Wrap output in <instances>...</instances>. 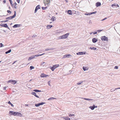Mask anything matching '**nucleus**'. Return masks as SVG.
<instances>
[{
  "label": "nucleus",
  "instance_id": "obj_1",
  "mask_svg": "<svg viewBox=\"0 0 120 120\" xmlns=\"http://www.w3.org/2000/svg\"><path fill=\"white\" fill-rule=\"evenodd\" d=\"M14 14L12 16H11L6 18V19H8L9 20L11 19L14 18L16 16V12L15 11H14Z\"/></svg>",
  "mask_w": 120,
  "mask_h": 120
},
{
  "label": "nucleus",
  "instance_id": "obj_2",
  "mask_svg": "<svg viewBox=\"0 0 120 120\" xmlns=\"http://www.w3.org/2000/svg\"><path fill=\"white\" fill-rule=\"evenodd\" d=\"M59 66V65L58 64L54 65L50 69L52 71H53L55 69L58 67Z\"/></svg>",
  "mask_w": 120,
  "mask_h": 120
},
{
  "label": "nucleus",
  "instance_id": "obj_3",
  "mask_svg": "<svg viewBox=\"0 0 120 120\" xmlns=\"http://www.w3.org/2000/svg\"><path fill=\"white\" fill-rule=\"evenodd\" d=\"M101 39L102 41H105L108 40V38L105 36H102L101 37Z\"/></svg>",
  "mask_w": 120,
  "mask_h": 120
},
{
  "label": "nucleus",
  "instance_id": "obj_4",
  "mask_svg": "<svg viewBox=\"0 0 120 120\" xmlns=\"http://www.w3.org/2000/svg\"><path fill=\"white\" fill-rule=\"evenodd\" d=\"M8 82H11L13 84H14L16 82V81L13 80H10L8 81Z\"/></svg>",
  "mask_w": 120,
  "mask_h": 120
},
{
  "label": "nucleus",
  "instance_id": "obj_5",
  "mask_svg": "<svg viewBox=\"0 0 120 120\" xmlns=\"http://www.w3.org/2000/svg\"><path fill=\"white\" fill-rule=\"evenodd\" d=\"M40 8V6L39 5H37L34 11V13H35L37 12L38 10Z\"/></svg>",
  "mask_w": 120,
  "mask_h": 120
},
{
  "label": "nucleus",
  "instance_id": "obj_6",
  "mask_svg": "<svg viewBox=\"0 0 120 120\" xmlns=\"http://www.w3.org/2000/svg\"><path fill=\"white\" fill-rule=\"evenodd\" d=\"M43 2L44 4H48L50 3V0H44Z\"/></svg>",
  "mask_w": 120,
  "mask_h": 120
},
{
  "label": "nucleus",
  "instance_id": "obj_7",
  "mask_svg": "<svg viewBox=\"0 0 120 120\" xmlns=\"http://www.w3.org/2000/svg\"><path fill=\"white\" fill-rule=\"evenodd\" d=\"M86 52H79L77 53V55H82L83 54H86Z\"/></svg>",
  "mask_w": 120,
  "mask_h": 120
},
{
  "label": "nucleus",
  "instance_id": "obj_8",
  "mask_svg": "<svg viewBox=\"0 0 120 120\" xmlns=\"http://www.w3.org/2000/svg\"><path fill=\"white\" fill-rule=\"evenodd\" d=\"M19 116L20 117L22 116V114L20 112H16V116Z\"/></svg>",
  "mask_w": 120,
  "mask_h": 120
},
{
  "label": "nucleus",
  "instance_id": "obj_9",
  "mask_svg": "<svg viewBox=\"0 0 120 120\" xmlns=\"http://www.w3.org/2000/svg\"><path fill=\"white\" fill-rule=\"evenodd\" d=\"M69 35V33H67L64 35H63V38H67L68 36Z\"/></svg>",
  "mask_w": 120,
  "mask_h": 120
},
{
  "label": "nucleus",
  "instance_id": "obj_10",
  "mask_svg": "<svg viewBox=\"0 0 120 120\" xmlns=\"http://www.w3.org/2000/svg\"><path fill=\"white\" fill-rule=\"evenodd\" d=\"M101 3L100 2H97L96 3V6L97 7H98L101 5Z\"/></svg>",
  "mask_w": 120,
  "mask_h": 120
},
{
  "label": "nucleus",
  "instance_id": "obj_11",
  "mask_svg": "<svg viewBox=\"0 0 120 120\" xmlns=\"http://www.w3.org/2000/svg\"><path fill=\"white\" fill-rule=\"evenodd\" d=\"M20 24H16L15 25L12 27L14 28L19 27L20 26Z\"/></svg>",
  "mask_w": 120,
  "mask_h": 120
},
{
  "label": "nucleus",
  "instance_id": "obj_12",
  "mask_svg": "<svg viewBox=\"0 0 120 120\" xmlns=\"http://www.w3.org/2000/svg\"><path fill=\"white\" fill-rule=\"evenodd\" d=\"M48 75H45L44 73L41 74V77H47Z\"/></svg>",
  "mask_w": 120,
  "mask_h": 120
},
{
  "label": "nucleus",
  "instance_id": "obj_13",
  "mask_svg": "<svg viewBox=\"0 0 120 120\" xmlns=\"http://www.w3.org/2000/svg\"><path fill=\"white\" fill-rule=\"evenodd\" d=\"M31 94H32L34 95L37 98H39V97L37 95L36 93L35 92H31Z\"/></svg>",
  "mask_w": 120,
  "mask_h": 120
},
{
  "label": "nucleus",
  "instance_id": "obj_14",
  "mask_svg": "<svg viewBox=\"0 0 120 120\" xmlns=\"http://www.w3.org/2000/svg\"><path fill=\"white\" fill-rule=\"evenodd\" d=\"M98 41L97 39L94 38L92 39V41L93 43H95Z\"/></svg>",
  "mask_w": 120,
  "mask_h": 120
},
{
  "label": "nucleus",
  "instance_id": "obj_15",
  "mask_svg": "<svg viewBox=\"0 0 120 120\" xmlns=\"http://www.w3.org/2000/svg\"><path fill=\"white\" fill-rule=\"evenodd\" d=\"M82 98L84 99L85 100L89 101H92L93 100V99L90 98Z\"/></svg>",
  "mask_w": 120,
  "mask_h": 120
},
{
  "label": "nucleus",
  "instance_id": "obj_16",
  "mask_svg": "<svg viewBox=\"0 0 120 120\" xmlns=\"http://www.w3.org/2000/svg\"><path fill=\"white\" fill-rule=\"evenodd\" d=\"M35 56H36L35 55V56L33 55L31 56L30 57H29L28 60H31L32 59H33L34 58H35Z\"/></svg>",
  "mask_w": 120,
  "mask_h": 120
},
{
  "label": "nucleus",
  "instance_id": "obj_17",
  "mask_svg": "<svg viewBox=\"0 0 120 120\" xmlns=\"http://www.w3.org/2000/svg\"><path fill=\"white\" fill-rule=\"evenodd\" d=\"M1 26L3 27H4L5 28L7 27L8 26L7 24H2L1 25Z\"/></svg>",
  "mask_w": 120,
  "mask_h": 120
},
{
  "label": "nucleus",
  "instance_id": "obj_18",
  "mask_svg": "<svg viewBox=\"0 0 120 120\" xmlns=\"http://www.w3.org/2000/svg\"><path fill=\"white\" fill-rule=\"evenodd\" d=\"M68 13L70 15H72V14L71 10H68L67 11Z\"/></svg>",
  "mask_w": 120,
  "mask_h": 120
},
{
  "label": "nucleus",
  "instance_id": "obj_19",
  "mask_svg": "<svg viewBox=\"0 0 120 120\" xmlns=\"http://www.w3.org/2000/svg\"><path fill=\"white\" fill-rule=\"evenodd\" d=\"M54 49V48H47L45 49V51H47L51 50H52Z\"/></svg>",
  "mask_w": 120,
  "mask_h": 120
},
{
  "label": "nucleus",
  "instance_id": "obj_20",
  "mask_svg": "<svg viewBox=\"0 0 120 120\" xmlns=\"http://www.w3.org/2000/svg\"><path fill=\"white\" fill-rule=\"evenodd\" d=\"M52 26L50 25H48L46 27L48 29H49L50 28H51Z\"/></svg>",
  "mask_w": 120,
  "mask_h": 120
},
{
  "label": "nucleus",
  "instance_id": "obj_21",
  "mask_svg": "<svg viewBox=\"0 0 120 120\" xmlns=\"http://www.w3.org/2000/svg\"><path fill=\"white\" fill-rule=\"evenodd\" d=\"M10 112H13V115L14 116H16V112H14L13 111H9Z\"/></svg>",
  "mask_w": 120,
  "mask_h": 120
},
{
  "label": "nucleus",
  "instance_id": "obj_22",
  "mask_svg": "<svg viewBox=\"0 0 120 120\" xmlns=\"http://www.w3.org/2000/svg\"><path fill=\"white\" fill-rule=\"evenodd\" d=\"M33 91L36 92H41V91L37 89H35L33 90Z\"/></svg>",
  "mask_w": 120,
  "mask_h": 120
},
{
  "label": "nucleus",
  "instance_id": "obj_23",
  "mask_svg": "<svg viewBox=\"0 0 120 120\" xmlns=\"http://www.w3.org/2000/svg\"><path fill=\"white\" fill-rule=\"evenodd\" d=\"M11 49H10L9 50H8V51H6L5 52V53L6 54H7L8 53H9L11 52Z\"/></svg>",
  "mask_w": 120,
  "mask_h": 120
},
{
  "label": "nucleus",
  "instance_id": "obj_24",
  "mask_svg": "<svg viewBox=\"0 0 120 120\" xmlns=\"http://www.w3.org/2000/svg\"><path fill=\"white\" fill-rule=\"evenodd\" d=\"M56 98H54L53 97H51L50 98H49L48 99V100H53L54 99H56Z\"/></svg>",
  "mask_w": 120,
  "mask_h": 120
},
{
  "label": "nucleus",
  "instance_id": "obj_25",
  "mask_svg": "<svg viewBox=\"0 0 120 120\" xmlns=\"http://www.w3.org/2000/svg\"><path fill=\"white\" fill-rule=\"evenodd\" d=\"M89 49H91V50H95L96 49V48L94 47H93V48L90 47V48H89Z\"/></svg>",
  "mask_w": 120,
  "mask_h": 120
},
{
  "label": "nucleus",
  "instance_id": "obj_26",
  "mask_svg": "<svg viewBox=\"0 0 120 120\" xmlns=\"http://www.w3.org/2000/svg\"><path fill=\"white\" fill-rule=\"evenodd\" d=\"M89 108H90L92 110H94V106H93V105L92 106H90L89 107Z\"/></svg>",
  "mask_w": 120,
  "mask_h": 120
},
{
  "label": "nucleus",
  "instance_id": "obj_27",
  "mask_svg": "<svg viewBox=\"0 0 120 120\" xmlns=\"http://www.w3.org/2000/svg\"><path fill=\"white\" fill-rule=\"evenodd\" d=\"M64 119L65 120H70V118H68V117H63Z\"/></svg>",
  "mask_w": 120,
  "mask_h": 120
},
{
  "label": "nucleus",
  "instance_id": "obj_28",
  "mask_svg": "<svg viewBox=\"0 0 120 120\" xmlns=\"http://www.w3.org/2000/svg\"><path fill=\"white\" fill-rule=\"evenodd\" d=\"M87 68L86 67H83L82 68L84 71H85L86 70H87L88 69L87 68Z\"/></svg>",
  "mask_w": 120,
  "mask_h": 120
},
{
  "label": "nucleus",
  "instance_id": "obj_29",
  "mask_svg": "<svg viewBox=\"0 0 120 120\" xmlns=\"http://www.w3.org/2000/svg\"><path fill=\"white\" fill-rule=\"evenodd\" d=\"M8 103L9 104H10L12 107H13L14 106V105L12 104L11 103L10 101H9Z\"/></svg>",
  "mask_w": 120,
  "mask_h": 120
},
{
  "label": "nucleus",
  "instance_id": "obj_30",
  "mask_svg": "<svg viewBox=\"0 0 120 120\" xmlns=\"http://www.w3.org/2000/svg\"><path fill=\"white\" fill-rule=\"evenodd\" d=\"M44 54H45V53H43V54H41L35 55V56H36L38 57V56H41L44 55Z\"/></svg>",
  "mask_w": 120,
  "mask_h": 120
},
{
  "label": "nucleus",
  "instance_id": "obj_31",
  "mask_svg": "<svg viewBox=\"0 0 120 120\" xmlns=\"http://www.w3.org/2000/svg\"><path fill=\"white\" fill-rule=\"evenodd\" d=\"M83 82V81H80L79 82H78L77 83V84L78 85H80L81 84V83H82Z\"/></svg>",
  "mask_w": 120,
  "mask_h": 120
},
{
  "label": "nucleus",
  "instance_id": "obj_32",
  "mask_svg": "<svg viewBox=\"0 0 120 120\" xmlns=\"http://www.w3.org/2000/svg\"><path fill=\"white\" fill-rule=\"evenodd\" d=\"M35 105L36 107H38L40 105V103H38L37 104H36Z\"/></svg>",
  "mask_w": 120,
  "mask_h": 120
},
{
  "label": "nucleus",
  "instance_id": "obj_33",
  "mask_svg": "<svg viewBox=\"0 0 120 120\" xmlns=\"http://www.w3.org/2000/svg\"><path fill=\"white\" fill-rule=\"evenodd\" d=\"M47 8V7H42L41 8L42 10H45Z\"/></svg>",
  "mask_w": 120,
  "mask_h": 120
},
{
  "label": "nucleus",
  "instance_id": "obj_34",
  "mask_svg": "<svg viewBox=\"0 0 120 120\" xmlns=\"http://www.w3.org/2000/svg\"><path fill=\"white\" fill-rule=\"evenodd\" d=\"M34 67L32 66H31L30 67V69L31 70L33 69H34Z\"/></svg>",
  "mask_w": 120,
  "mask_h": 120
},
{
  "label": "nucleus",
  "instance_id": "obj_35",
  "mask_svg": "<svg viewBox=\"0 0 120 120\" xmlns=\"http://www.w3.org/2000/svg\"><path fill=\"white\" fill-rule=\"evenodd\" d=\"M71 56V55L70 54H68L67 55H66V57L67 58H69V57L70 56Z\"/></svg>",
  "mask_w": 120,
  "mask_h": 120
},
{
  "label": "nucleus",
  "instance_id": "obj_36",
  "mask_svg": "<svg viewBox=\"0 0 120 120\" xmlns=\"http://www.w3.org/2000/svg\"><path fill=\"white\" fill-rule=\"evenodd\" d=\"M4 46V45L2 43H0V47H2Z\"/></svg>",
  "mask_w": 120,
  "mask_h": 120
},
{
  "label": "nucleus",
  "instance_id": "obj_37",
  "mask_svg": "<svg viewBox=\"0 0 120 120\" xmlns=\"http://www.w3.org/2000/svg\"><path fill=\"white\" fill-rule=\"evenodd\" d=\"M97 12L96 11H95L94 12H92L90 13V15H91L93 14H95Z\"/></svg>",
  "mask_w": 120,
  "mask_h": 120
},
{
  "label": "nucleus",
  "instance_id": "obj_38",
  "mask_svg": "<svg viewBox=\"0 0 120 120\" xmlns=\"http://www.w3.org/2000/svg\"><path fill=\"white\" fill-rule=\"evenodd\" d=\"M45 102H41L40 103V105H42L44 104H45Z\"/></svg>",
  "mask_w": 120,
  "mask_h": 120
},
{
  "label": "nucleus",
  "instance_id": "obj_39",
  "mask_svg": "<svg viewBox=\"0 0 120 120\" xmlns=\"http://www.w3.org/2000/svg\"><path fill=\"white\" fill-rule=\"evenodd\" d=\"M116 4H113L111 6L112 7H113L114 6L116 7Z\"/></svg>",
  "mask_w": 120,
  "mask_h": 120
},
{
  "label": "nucleus",
  "instance_id": "obj_40",
  "mask_svg": "<svg viewBox=\"0 0 120 120\" xmlns=\"http://www.w3.org/2000/svg\"><path fill=\"white\" fill-rule=\"evenodd\" d=\"M63 35L60 36L59 37V38L60 39H63L64 38H63Z\"/></svg>",
  "mask_w": 120,
  "mask_h": 120
},
{
  "label": "nucleus",
  "instance_id": "obj_41",
  "mask_svg": "<svg viewBox=\"0 0 120 120\" xmlns=\"http://www.w3.org/2000/svg\"><path fill=\"white\" fill-rule=\"evenodd\" d=\"M7 11V12L9 13V14H11V12L10 10H8Z\"/></svg>",
  "mask_w": 120,
  "mask_h": 120
},
{
  "label": "nucleus",
  "instance_id": "obj_42",
  "mask_svg": "<svg viewBox=\"0 0 120 120\" xmlns=\"http://www.w3.org/2000/svg\"><path fill=\"white\" fill-rule=\"evenodd\" d=\"M103 30H97V31L98 32H100Z\"/></svg>",
  "mask_w": 120,
  "mask_h": 120
},
{
  "label": "nucleus",
  "instance_id": "obj_43",
  "mask_svg": "<svg viewBox=\"0 0 120 120\" xmlns=\"http://www.w3.org/2000/svg\"><path fill=\"white\" fill-rule=\"evenodd\" d=\"M75 116V115L74 114H70V115H69V116L70 117H71V116Z\"/></svg>",
  "mask_w": 120,
  "mask_h": 120
},
{
  "label": "nucleus",
  "instance_id": "obj_44",
  "mask_svg": "<svg viewBox=\"0 0 120 120\" xmlns=\"http://www.w3.org/2000/svg\"><path fill=\"white\" fill-rule=\"evenodd\" d=\"M85 15H90V13H85Z\"/></svg>",
  "mask_w": 120,
  "mask_h": 120
},
{
  "label": "nucleus",
  "instance_id": "obj_45",
  "mask_svg": "<svg viewBox=\"0 0 120 120\" xmlns=\"http://www.w3.org/2000/svg\"><path fill=\"white\" fill-rule=\"evenodd\" d=\"M54 17L53 16L52 17V18L51 19V20H52V21H54Z\"/></svg>",
  "mask_w": 120,
  "mask_h": 120
},
{
  "label": "nucleus",
  "instance_id": "obj_46",
  "mask_svg": "<svg viewBox=\"0 0 120 120\" xmlns=\"http://www.w3.org/2000/svg\"><path fill=\"white\" fill-rule=\"evenodd\" d=\"M8 20H4V21H2V22H8Z\"/></svg>",
  "mask_w": 120,
  "mask_h": 120
},
{
  "label": "nucleus",
  "instance_id": "obj_47",
  "mask_svg": "<svg viewBox=\"0 0 120 120\" xmlns=\"http://www.w3.org/2000/svg\"><path fill=\"white\" fill-rule=\"evenodd\" d=\"M114 68L116 69H117L118 68V67L117 66H116Z\"/></svg>",
  "mask_w": 120,
  "mask_h": 120
},
{
  "label": "nucleus",
  "instance_id": "obj_48",
  "mask_svg": "<svg viewBox=\"0 0 120 120\" xmlns=\"http://www.w3.org/2000/svg\"><path fill=\"white\" fill-rule=\"evenodd\" d=\"M10 2V3L11 4V6H13V4H12V1H11Z\"/></svg>",
  "mask_w": 120,
  "mask_h": 120
},
{
  "label": "nucleus",
  "instance_id": "obj_49",
  "mask_svg": "<svg viewBox=\"0 0 120 120\" xmlns=\"http://www.w3.org/2000/svg\"><path fill=\"white\" fill-rule=\"evenodd\" d=\"M116 90L115 89V90H114L113 89H112L111 90V92H113L114 91Z\"/></svg>",
  "mask_w": 120,
  "mask_h": 120
},
{
  "label": "nucleus",
  "instance_id": "obj_50",
  "mask_svg": "<svg viewBox=\"0 0 120 120\" xmlns=\"http://www.w3.org/2000/svg\"><path fill=\"white\" fill-rule=\"evenodd\" d=\"M93 106H94V108H97V106H95L94 105H93Z\"/></svg>",
  "mask_w": 120,
  "mask_h": 120
},
{
  "label": "nucleus",
  "instance_id": "obj_51",
  "mask_svg": "<svg viewBox=\"0 0 120 120\" xmlns=\"http://www.w3.org/2000/svg\"><path fill=\"white\" fill-rule=\"evenodd\" d=\"M107 19V18H105L104 19H102L101 20V21H104V20H105V19Z\"/></svg>",
  "mask_w": 120,
  "mask_h": 120
},
{
  "label": "nucleus",
  "instance_id": "obj_52",
  "mask_svg": "<svg viewBox=\"0 0 120 120\" xmlns=\"http://www.w3.org/2000/svg\"><path fill=\"white\" fill-rule=\"evenodd\" d=\"M7 87H4V90H6V88Z\"/></svg>",
  "mask_w": 120,
  "mask_h": 120
},
{
  "label": "nucleus",
  "instance_id": "obj_53",
  "mask_svg": "<svg viewBox=\"0 0 120 120\" xmlns=\"http://www.w3.org/2000/svg\"><path fill=\"white\" fill-rule=\"evenodd\" d=\"M97 33V32H93V34H95Z\"/></svg>",
  "mask_w": 120,
  "mask_h": 120
},
{
  "label": "nucleus",
  "instance_id": "obj_54",
  "mask_svg": "<svg viewBox=\"0 0 120 120\" xmlns=\"http://www.w3.org/2000/svg\"><path fill=\"white\" fill-rule=\"evenodd\" d=\"M6 0H4L3 1V3H6Z\"/></svg>",
  "mask_w": 120,
  "mask_h": 120
},
{
  "label": "nucleus",
  "instance_id": "obj_55",
  "mask_svg": "<svg viewBox=\"0 0 120 120\" xmlns=\"http://www.w3.org/2000/svg\"><path fill=\"white\" fill-rule=\"evenodd\" d=\"M45 63L44 62H42L41 63V65H42Z\"/></svg>",
  "mask_w": 120,
  "mask_h": 120
},
{
  "label": "nucleus",
  "instance_id": "obj_56",
  "mask_svg": "<svg viewBox=\"0 0 120 120\" xmlns=\"http://www.w3.org/2000/svg\"><path fill=\"white\" fill-rule=\"evenodd\" d=\"M17 1L18 3H19V2H20V0H17Z\"/></svg>",
  "mask_w": 120,
  "mask_h": 120
},
{
  "label": "nucleus",
  "instance_id": "obj_57",
  "mask_svg": "<svg viewBox=\"0 0 120 120\" xmlns=\"http://www.w3.org/2000/svg\"><path fill=\"white\" fill-rule=\"evenodd\" d=\"M48 85H49V86H50V81H49L48 82Z\"/></svg>",
  "mask_w": 120,
  "mask_h": 120
},
{
  "label": "nucleus",
  "instance_id": "obj_58",
  "mask_svg": "<svg viewBox=\"0 0 120 120\" xmlns=\"http://www.w3.org/2000/svg\"><path fill=\"white\" fill-rule=\"evenodd\" d=\"M17 4L16 2H15L14 4V5L15 6H16V5H17Z\"/></svg>",
  "mask_w": 120,
  "mask_h": 120
},
{
  "label": "nucleus",
  "instance_id": "obj_59",
  "mask_svg": "<svg viewBox=\"0 0 120 120\" xmlns=\"http://www.w3.org/2000/svg\"><path fill=\"white\" fill-rule=\"evenodd\" d=\"M116 7H119V6L118 4H116Z\"/></svg>",
  "mask_w": 120,
  "mask_h": 120
},
{
  "label": "nucleus",
  "instance_id": "obj_60",
  "mask_svg": "<svg viewBox=\"0 0 120 120\" xmlns=\"http://www.w3.org/2000/svg\"><path fill=\"white\" fill-rule=\"evenodd\" d=\"M6 28H7L8 29L10 30V28L8 26H7V27H6Z\"/></svg>",
  "mask_w": 120,
  "mask_h": 120
},
{
  "label": "nucleus",
  "instance_id": "obj_61",
  "mask_svg": "<svg viewBox=\"0 0 120 120\" xmlns=\"http://www.w3.org/2000/svg\"><path fill=\"white\" fill-rule=\"evenodd\" d=\"M9 113L11 114V115H13V112H12H12H9Z\"/></svg>",
  "mask_w": 120,
  "mask_h": 120
},
{
  "label": "nucleus",
  "instance_id": "obj_62",
  "mask_svg": "<svg viewBox=\"0 0 120 120\" xmlns=\"http://www.w3.org/2000/svg\"><path fill=\"white\" fill-rule=\"evenodd\" d=\"M36 36V35H35V36H34V35H33V36H32V38H34V37H35V36Z\"/></svg>",
  "mask_w": 120,
  "mask_h": 120
},
{
  "label": "nucleus",
  "instance_id": "obj_63",
  "mask_svg": "<svg viewBox=\"0 0 120 120\" xmlns=\"http://www.w3.org/2000/svg\"><path fill=\"white\" fill-rule=\"evenodd\" d=\"M120 89V87H119V88H115V90H116V89Z\"/></svg>",
  "mask_w": 120,
  "mask_h": 120
},
{
  "label": "nucleus",
  "instance_id": "obj_64",
  "mask_svg": "<svg viewBox=\"0 0 120 120\" xmlns=\"http://www.w3.org/2000/svg\"><path fill=\"white\" fill-rule=\"evenodd\" d=\"M66 55H64V58H65L66 57Z\"/></svg>",
  "mask_w": 120,
  "mask_h": 120
}]
</instances>
